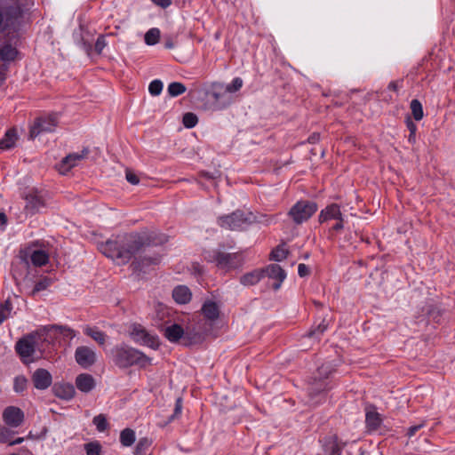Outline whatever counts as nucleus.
<instances>
[{
    "label": "nucleus",
    "instance_id": "f257e3e1",
    "mask_svg": "<svg viewBox=\"0 0 455 455\" xmlns=\"http://www.w3.org/2000/svg\"><path fill=\"white\" fill-rule=\"evenodd\" d=\"M111 353L115 363L121 368H127L133 364L142 367L151 364V358L127 346L116 347Z\"/></svg>",
    "mask_w": 455,
    "mask_h": 455
},
{
    "label": "nucleus",
    "instance_id": "f03ea898",
    "mask_svg": "<svg viewBox=\"0 0 455 455\" xmlns=\"http://www.w3.org/2000/svg\"><path fill=\"white\" fill-rule=\"evenodd\" d=\"M44 337L43 330H40L36 333L28 334L19 339L15 345V350L23 363H28L32 361L30 357L34 355L36 349L39 348V342L48 341V339H44Z\"/></svg>",
    "mask_w": 455,
    "mask_h": 455
},
{
    "label": "nucleus",
    "instance_id": "7ed1b4c3",
    "mask_svg": "<svg viewBox=\"0 0 455 455\" xmlns=\"http://www.w3.org/2000/svg\"><path fill=\"white\" fill-rule=\"evenodd\" d=\"M144 245L142 238L138 235H128L120 238L119 258H121V264H125L132 259L135 260Z\"/></svg>",
    "mask_w": 455,
    "mask_h": 455
},
{
    "label": "nucleus",
    "instance_id": "20e7f679",
    "mask_svg": "<svg viewBox=\"0 0 455 455\" xmlns=\"http://www.w3.org/2000/svg\"><path fill=\"white\" fill-rule=\"evenodd\" d=\"M335 370V365L327 362L323 363L318 369L316 372V376L314 377L313 381L310 383L309 387V395L313 398L314 396L320 395L323 392L328 384L324 381L331 372Z\"/></svg>",
    "mask_w": 455,
    "mask_h": 455
},
{
    "label": "nucleus",
    "instance_id": "39448f33",
    "mask_svg": "<svg viewBox=\"0 0 455 455\" xmlns=\"http://www.w3.org/2000/svg\"><path fill=\"white\" fill-rule=\"evenodd\" d=\"M317 211V204L310 201H299L289 211L288 215L296 224L307 221Z\"/></svg>",
    "mask_w": 455,
    "mask_h": 455
},
{
    "label": "nucleus",
    "instance_id": "423d86ee",
    "mask_svg": "<svg viewBox=\"0 0 455 455\" xmlns=\"http://www.w3.org/2000/svg\"><path fill=\"white\" fill-rule=\"evenodd\" d=\"M251 213L245 214L241 211H236L229 215L220 217L218 222L223 228L236 230L243 228L244 225L251 223Z\"/></svg>",
    "mask_w": 455,
    "mask_h": 455
},
{
    "label": "nucleus",
    "instance_id": "0eeeda50",
    "mask_svg": "<svg viewBox=\"0 0 455 455\" xmlns=\"http://www.w3.org/2000/svg\"><path fill=\"white\" fill-rule=\"evenodd\" d=\"M22 197L26 202L24 212L27 216H33L38 213L45 205L43 196L35 188L27 191Z\"/></svg>",
    "mask_w": 455,
    "mask_h": 455
},
{
    "label": "nucleus",
    "instance_id": "6e6552de",
    "mask_svg": "<svg viewBox=\"0 0 455 455\" xmlns=\"http://www.w3.org/2000/svg\"><path fill=\"white\" fill-rule=\"evenodd\" d=\"M57 124L58 119L54 115L39 117L30 128L29 138L33 140L42 132H51L54 131Z\"/></svg>",
    "mask_w": 455,
    "mask_h": 455
},
{
    "label": "nucleus",
    "instance_id": "1a4fd4ad",
    "mask_svg": "<svg viewBox=\"0 0 455 455\" xmlns=\"http://www.w3.org/2000/svg\"><path fill=\"white\" fill-rule=\"evenodd\" d=\"M76 362L86 369L93 365L97 361L96 352L90 347L80 346L76 347L75 352Z\"/></svg>",
    "mask_w": 455,
    "mask_h": 455
},
{
    "label": "nucleus",
    "instance_id": "9d476101",
    "mask_svg": "<svg viewBox=\"0 0 455 455\" xmlns=\"http://www.w3.org/2000/svg\"><path fill=\"white\" fill-rule=\"evenodd\" d=\"M213 260L219 268L226 271L237 267L241 263L237 254L222 251L216 252Z\"/></svg>",
    "mask_w": 455,
    "mask_h": 455
},
{
    "label": "nucleus",
    "instance_id": "9b49d317",
    "mask_svg": "<svg viewBox=\"0 0 455 455\" xmlns=\"http://www.w3.org/2000/svg\"><path fill=\"white\" fill-rule=\"evenodd\" d=\"M159 260V256H153L151 248L144 245L137 259L132 261V265L136 270H143L148 266L157 264Z\"/></svg>",
    "mask_w": 455,
    "mask_h": 455
},
{
    "label": "nucleus",
    "instance_id": "f8f14e48",
    "mask_svg": "<svg viewBox=\"0 0 455 455\" xmlns=\"http://www.w3.org/2000/svg\"><path fill=\"white\" fill-rule=\"evenodd\" d=\"M132 336L134 340L152 348H157L159 345L158 338L150 334L141 326H134L132 331Z\"/></svg>",
    "mask_w": 455,
    "mask_h": 455
},
{
    "label": "nucleus",
    "instance_id": "ddd939ff",
    "mask_svg": "<svg viewBox=\"0 0 455 455\" xmlns=\"http://www.w3.org/2000/svg\"><path fill=\"white\" fill-rule=\"evenodd\" d=\"M88 153V149L84 148L81 153L69 154L64 157L62 161L58 164V171L61 174H66L73 167L76 166L82 160H84L87 156Z\"/></svg>",
    "mask_w": 455,
    "mask_h": 455
},
{
    "label": "nucleus",
    "instance_id": "4468645a",
    "mask_svg": "<svg viewBox=\"0 0 455 455\" xmlns=\"http://www.w3.org/2000/svg\"><path fill=\"white\" fill-rule=\"evenodd\" d=\"M210 95L214 100L216 109L226 108L231 102V99L228 95V92L225 91L223 84H213Z\"/></svg>",
    "mask_w": 455,
    "mask_h": 455
},
{
    "label": "nucleus",
    "instance_id": "2eb2a0df",
    "mask_svg": "<svg viewBox=\"0 0 455 455\" xmlns=\"http://www.w3.org/2000/svg\"><path fill=\"white\" fill-rule=\"evenodd\" d=\"M261 271L263 272V276L266 275L275 280L272 284L274 290H278L286 277L284 270L277 264H271L265 269H261Z\"/></svg>",
    "mask_w": 455,
    "mask_h": 455
},
{
    "label": "nucleus",
    "instance_id": "dca6fc26",
    "mask_svg": "<svg viewBox=\"0 0 455 455\" xmlns=\"http://www.w3.org/2000/svg\"><path fill=\"white\" fill-rule=\"evenodd\" d=\"M3 419L6 425L12 427H17L23 422L24 413L18 407L9 406L5 408L3 412Z\"/></svg>",
    "mask_w": 455,
    "mask_h": 455
},
{
    "label": "nucleus",
    "instance_id": "f3484780",
    "mask_svg": "<svg viewBox=\"0 0 455 455\" xmlns=\"http://www.w3.org/2000/svg\"><path fill=\"white\" fill-rule=\"evenodd\" d=\"M43 334L45 335L44 339L48 340L57 339L59 335L69 339H73L76 336V332L72 329L62 325L46 326L43 329Z\"/></svg>",
    "mask_w": 455,
    "mask_h": 455
},
{
    "label": "nucleus",
    "instance_id": "a211bd4d",
    "mask_svg": "<svg viewBox=\"0 0 455 455\" xmlns=\"http://www.w3.org/2000/svg\"><path fill=\"white\" fill-rule=\"evenodd\" d=\"M100 251L108 258L116 259L121 264V258H119V252H121L120 239L119 240H108L99 245Z\"/></svg>",
    "mask_w": 455,
    "mask_h": 455
},
{
    "label": "nucleus",
    "instance_id": "6ab92c4d",
    "mask_svg": "<svg viewBox=\"0 0 455 455\" xmlns=\"http://www.w3.org/2000/svg\"><path fill=\"white\" fill-rule=\"evenodd\" d=\"M32 381L36 388L44 390L52 385V378L47 370L37 369L33 373Z\"/></svg>",
    "mask_w": 455,
    "mask_h": 455
},
{
    "label": "nucleus",
    "instance_id": "aec40b11",
    "mask_svg": "<svg viewBox=\"0 0 455 455\" xmlns=\"http://www.w3.org/2000/svg\"><path fill=\"white\" fill-rule=\"evenodd\" d=\"M53 394L61 399L70 400L76 394L75 387L70 383H56L52 387Z\"/></svg>",
    "mask_w": 455,
    "mask_h": 455
},
{
    "label": "nucleus",
    "instance_id": "412c9836",
    "mask_svg": "<svg viewBox=\"0 0 455 455\" xmlns=\"http://www.w3.org/2000/svg\"><path fill=\"white\" fill-rule=\"evenodd\" d=\"M76 386L83 393L91 392L96 386L95 379L88 373H81L76 378Z\"/></svg>",
    "mask_w": 455,
    "mask_h": 455
},
{
    "label": "nucleus",
    "instance_id": "4be33fe9",
    "mask_svg": "<svg viewBox=\"0 0 455 455\" xmlns=\"http://www.w3.org/2000/svg\"><path fill=\"white\" fill-rule=\"evenodd\" d=\"M184 329L178 323H173L169 326H166L163 331L164 337L170 341V342H179L183 340L184 336Z\"/></svg>",
    "mask_w": 455,
    "mask_h": 455
},
{
    "label": "nucleus",
    "instance_id": "5701e85b",
    "mask_svg": "<svg viewBox=\"0 0 455 455\" xmlns=\"http://www.w3.org/2000/svg\"><path fill=\"white\" fill-rule=\"evenodd\" d=\"M342 213L338 204H332L328 205L326 208L321 211L319 214V221L324 222L330 220L340 219Z\"/></svg>",
    "mask_w": 455,
    "mask_h": 455
},
{
    "label": "nucleus",
    "instance_id": "b1692460",
    "mask_svg": "<svg viewBox=\"0 0 455 455\" xmlns=\"http://www.w3.org/2000/svg\"><path fill=\"white\" fill-rule=\"evenodd\" d=\"M191 291L187 286L180 285L172 291L174 300L179 304H186L191 299Z\"/></svg>",
    "mask_w": 455,
    "mask_h": 455
},
{
    "label": "nucleus",
    "instance_id": "393cba45",
    "mask_svg": "<svg viewBox=\"0 0 455 455\" xmlns=\"http://www.w3.org/2000/svg\"><path fill=\"white\" fill-rule=\"evenodd\" d=\"M204 317L210 321L218 319L220 315V309L218 305L212 301H206L201 309Z\"/></svg>",
    "mask_w": 455,
    "mask_h": 455
},
{
    "label": "nucleus",
    "instance_id": "a878e982",
    "mask_svg": "<svg viewBox=\"0 0 455 455\" xmlns=\"http://www.w3.org/2000/svg\"><path fill=\"white\" fill-rule=\"evenodd\" d=\"M84 333L91 337L94 341H96L99 345L103 346L107 341V334L97 327L85 326L84 329Z\"/></svg>",
    "mask_w": 455,
    "mask_h": 455
},
{
    "label": "nucleus",
    "instance_id": "bb28decb",
    "mask_svg": "<svg viewBox=\"0 0 455 455\" xmlns=\"http://www.w3.org/2000/svg\"><path fill=\"white\" fill-rule=\"evenodd\" d=\"M262 277L263 272L257 269L242 275L240 283L245 286L254 285L259 283Z\"/></svg>",
    "mask_w": 455,
    "mask_h": 455
},
{
    "label": "nucleus",
    "instance_id": "cd10ccee",
    "mask_svg": "<svg viewBox=\"0 0 455 455\" xmlns=\"http://www.w3.org/2000/svg\"><path fill=\"white\" fill-rule=\"evenodd\" d=\"M30 260L36 267H42L48 263L49 255L43 250H35L30 255Z\"/></svg>",
    "mask_w": 455,
    "mask_h": 455
},
{
    "label": "nucleus",
    "instance_id": "c85d7f7f",
    "mask_svg": "<svg viewBox=\"0 0 455 455\" xmlns=\"http://www.w3.org/2000/svg\"><path fill=\"white\" fill-rule=\"evenodd\" d=\"M17 138V133L14 129L7 131L4 137L0 140V148H12L16 143Z\"/></svg>",
    "mask_w": 455,
    "mask_h": 455
},
{
    "label": "nucleus",
    "instance_id": "c756f323",
    "mask_svg": "<svg viewBox=\"0 0 455 455\" xmlns=\"http://www.w3.org/2000/svg\"><path fill=\"white\" fill-rule=\"evenodd\" d=\"M203 340V336L196 331H190L189 329H187L184 331V336L182 344L184 346H191L194 344L200 343Z\"/></svg>",
    "mask_w": 455,
    "mask_h": 455
},
{
    "label": "nucleus",
    "instance_id": "7c9ffc66",
    "mask_svg": "<svg viewBox=\"0 0 455 455\" xmlns=\"http://www.w3.org/2000/svg\"><path fill=\"white\" fill-rule=\"evenodd\" d=\"M120 442L123 446H132L135 442V432L131 428L124 429L120 434Z\"/></svg>",
    "mask_w": 455,
    "mask_h": 455
},
{
    "label": "nucleus",
    "instance_id": "2f4dec72",
    "mask_svg": "<svg viewBox=\"0 0 455 455\" xmlns=\"http://www.w3.org/2000/svg\"><path fill=\"white\" fill-rule=\"evenodd\" d=\"M17 56V50L10 44H5L0 49V58L4 61L13 60Z\"/></svg>",
    "mask_w": 455,
    "mask_h": 455
},
{
    "label": "nucleus",
    "instance_id": "473e14b6",
    "mask_svg": "<svg viewBox=\"0 0 455 455\" xmlns=\"http://www.w3.org/2000/svg\"><path fill=\"white\" fill-rule=\"evenodd\" d=\"M381 423L380 416L375 411L366 412V425L371 429H376Z\"/></svg>",
    "mask_w": 455,
    "mask_h": 455
},
{
    "label": "nucleus",
    "instance_id": "72a5a7b5",
    "mask_svg": "<svg viewBox=\"0 0 455 455\" xmlns=\"http://www.w3.org/2000/svg\"><path fill=\"white\" fill-rule=\"evenodd\" d=\"M12 310V304L11 299L8 298L0 305V324L9 318Z\"/></svg>",
    "mask_w": 455,
    "mask_h": 455
},
{
    "label": "nucleus",
    "instance_id": "f704fd0d",
    "mask_svg": "<svg viewBox=\"0 0 455 455\" xmlns=\"http://www.w3.org/2000/svg\"><path fill=\"white\" fill-rule=\"evenodd\" d=\"M329 326V321H327L325 318L322 320V322L317 325L316 328L311 330L307 336L309 338H316L319 339V336L322 335L328 328Z\"/></svg>",
    "mask_w": 455,
    "mask_h": 455
},
{
    "label": "nucleus",
    "instance_id": "c9c22d12",
    "mask_svg": "<svg viewBox=\"0 0 455 455\" xmlns=\"http://www.w3.org/2000/svg\"><path fill=\"white\" fill-rule=\"evenodd\" d=\"M152 443V441L148 437L140 438L136 445L135 455H146V451L148 450Z\"/></svg>",
    "mask_w": 455,
    "mask_h": 455
},
{
    "label": "nucleus",
    "instance_id": "e433bc0d",
    "mask_svg": "<svg viewBox=\"0 0 455 455\" xmlns=\"http://www.w3.org/2000/svg\"><path fill=\"white\" fill-rule=\"evenodd\" d=\"M411 110L416 121H419L423 118L422 105L418 100H412L411 101Z\"/></svg>",
    "mask_w": 455,
    "mask_h": 455
},
{
    "label": "nucleus",
    "instance_id": "4c0bfd02",
    "mask_svg": "<svg viewBox=\"0 0 455 455\" xmlns=\"http://www.w3.org/2000/svg\"><path fill=\"white\" fill-rule=\"evenodd\" d=\"M186 92V86L179 82L171 83L168 86V92L172 97L179 96Z\"/></svg>",
    "mask_w": 455,
    "mask_h": 455
},
{
    "label": "nucleus",
    "instance_id": "58836bf2",
    "mask_svg": "<svg viewBox=\"0 0 455 455\" xmlns=\"http://www.w3.org/2000/svg\"><path fill=\"white\" fill-rule=\"evenodd\" d=\"M160 37V31L158 28H151L145 35V42L148 45L156 44Z\"/></svg>",
    "mask_w": 455,
    "mask_h": 455
},
{
    "label": "nucleus",
    "instance_id": "ea45409f",
    "mask_svg": "<svg viewBox=\"0 0 455 455\" xmlns=\"http://www.w3.org/2000/svg\"><path fill=\"white\" fill-rule=\"evenodd\" d=\"M52 283V279L49 277H43L40 279L36 284L31 291V295H36L37 292L41 291L46 290Z\"/></svg>",
    "mask_w": 455,
    "mask_h": 455
},
{
    "label": "nucleus",
    "instance_id": "a19ab883",
    "mask_svg": "<svg viewBox=\"0 0 455 455\" xmlns=\"http://www.w3.org/2000/svg\"><path fill=\"white\" fill-rule=\"evenodd\" d=\"M87 455H101V445L98 442H91L84 444Z\"/></svg>",
    "mask_w": 455,
    "mask_h": 455
},
{
    "label": "nucleus",
    "instance_id": "79ce46f5",
    "mask_svg": "<svg viewBox=\"0 0 455 455\" xmlns=\"http://www.w3.org/2000/svg\"><path fill=\"white\" fill-rule=\"evenodd\" d=\"M287 250L283 245H279L272 251L271 259L275 261H281L287 257Z\"/></svg>",
    "mask_w": 455,
    "mask_h": 455
},
{
    "label": "nucleus",
    "instance_id": "37998d69",
    "mask_svg": "<svg viewBox=\"0 0 455 455\" xmlns=\"http://www.w3.org/2000/svg\"><path fill=\"white\" fill-rule=\"evenodd\" d=\"M243 86V80L240 77H235L232 83L224 85V89L228 93H234L239 91Z\"/></svg>",
    "mask_w": 455,
    "mask_h": 455
},
{
    "label": "nucleus",
    "instance_id": "c03bdc74",
    "mask_svg": "<svg viewBox=\"0 0 455 455\" xmlns=\"http://www.w3.org/2000/svg\"><path fill=\"white\" fill-rule=\"evenodd\" d=\"M93 424L96 426L97 430L100 432L105 431L108 427L107 419L103 414L95 416L93 418Z\"/></svg>",
    "mask_w": 455,
    "mask_h": 455
},
{
    "label": "nucleus",
    "instance_id": "a18cd8bd",
    "mask_svg": "<svg viewBox=\"0 0 455 455\" xmlns=\"http://www.w3.org/2000/svg\"><path fill=\"white\" fill-rule=\"evenodd\" d=\"M183 124L186 128H193L198 122L197 116L194 113H186L183 116Z\"/></svg>",
    "mask_w": 455,
    "mask_h": 455
},
{
    "label": "nucleus",
    "instance_id": "49530a36",
    "mask_svg": "<svg viewBox=\"0 0 455 455\" xmlns=\"http://www.w3.org/2000/svg\"><path fill=\"white\" fill-rule=\"evenodd\" d=\"M28 380L24 376H17L14 379L13 388L17 393L23 392L27 387Z\"/></svg>",
    "mask_w": 455,
    "mask_h": 455
},
{
    "label": "nucleus",
    "instance_id": "de8ad7c7",
    "mask_svg": "<svg viewBox=\"0 0 455 455\" xmlns=\"http://www.w3.org/2000/svg\"><path fill=\"white\" fill-rule=\"evenodd\" d=\"M163 90V83L160 80H154L149 84L148 91L151 95L157 96Z\"/></svg>",
    "mask_w": 455,
    "mask_h": 455
},
{
    "label": "nucleus",
    "instance_id": "09e8293b",
    "mask_svg": "<svg viewBox=\"0 0 455 455\" xmlns=\"http://www.w3.org/2000/svg\"><path fill=\"white\" fill-rule=\"evenodd\" d=\"M106 45L107 43L105 37L103 36H99L95 43V51L97 52V53L100 54Z\"/></svg>",
    "mask_w": 455,
    "mask_h": 455
},
{
    "label": "nucleus",
    "instance_id": "8fccbe9b",
    "mask_svg": "<svg viewBox=\"0 0 455 455\" xmlns=\"http://www.w3.org/2000/svg\"><path fill=\"white\" fill-rule=\"evenodd\" d=\"M125 177L127 181L132 185H137L140 182L139 177L130 170L126 171Z\"/></svg>",
    "mask_w": 455,
    "mask_h": 455
},
{
    "label": "nucleus",
    "instance_id": "3c124183",
    "mask_svg": "<svg viewBox=\"0 0 455 455\" xmlns=\"http://www.w3.org/2000/svg\"><path fill=\"white\" fill-rule=\"evenodd\" d=\"M12 431L7 427H0V443H5L9 440Z\"/></svg>",
    "mask_w": 455,
    "mask_h": 455
},
{
    "label": "nucleus",
    "instance_id": "603ef678",
    "mask_svg": "<svg viewBox=\"0 0 455 455\" xmlns=\"http://www.w3.org/2000/svg\"><path fill=\"white\" fill-rule=\"evenodd\" d=\"M425 424H426V421L423 420L421 423L409 427L408 431H407V435L409 437L413 436L416 434L417 431H419V429H421L425 426Z\"/></svg>",
    "mask_w": 455,
    "mask_h": 455
},
{
    "label": "nucleus",
    "instance_id": "864d4df0",
    "mask_svg": "<svg viewBox=\"0 0 455 455\" xmlns=\"http://www.w3.org/2000/svg\"><path fill=\"white\" fill-rule=\"evenodd\" d=\"M407 127H408V129L410 130V132H411L409 140H411V139L415 138V132H416V130H417V126L410 118H408V120H407Z\"/></svg>",
    "mask_w": 455,
    "mask_h": 455
},
{
    "label": "nucleus",
    "instance_id": "5fc2aeb1",
    "mask_svg": "<svg viewBox=\"0 0 455 455\" xmlns=\"http://www.w3.org/2000/svg\"><path fill=\"white\" fill-rule=\"evenodd\" d=\"M298 273L299 276L304 277L309 274V268L305 264H299L298 267Z\"/></svg>",
    "mask_w": 455,
    "mask_h": 455
},
{
    "label": "nucleus",
    "instance_id": "6e6d98bb",
    "mask_svg": "<svg viewBox=\"0 0 455 455\" xmlns=\"http://www.w3.org/2000/svg\"><path fill=\"white\" fill-rule=\"evenodd\" d=\"M10 26L9 18H4L3 12L0 11V28H5Z\"/></svg>",
    "mask_w": 455,
    "mask_h": 455
},
{
    "label": "nucleus",
    "instance_id": "4d7b16f0",
    "mask_svg": "<svg viewBox=\"0 0 455 455\" xmlns=\"http://www.w3.org/2000/svg\"><path fill=\"white\" fill-rule=\"evenodd\" d=\"M154 4L163 8H166L171 5V0H151Z\"/></svg>",
    "mask_w": 455,
    "mask_h": 455
},
{
    "label": "nucleus",
    "instance_id": "13d9d810",
    "mask_svg": "<svg viewBox=\"0 0 455 455\" xmlns=\"http://www.w3.org/2000/svg\"><path fill=\"white\" fill-rule=\"evenodd\" d=\"M338 222L332 227V230L339 231L343 228V217L337 219Z\"/></svg>",
    "mask_w": 455,
    "mask_h": 455
},
{
    "label": "nucleus",
    "instance_id": "bf43d9fd",
    "mask_svg": "<svg viewBox=\"0 0 455 455\" xmlns=\"http://www.w3.org/2000/svg\"><path fill=\"white\" fill-rule=\"evenodd\" d=\"M181 408H182L181 399L179 398V399H177L176 404H175V415L180 414L181 412Z\"/></svg>",
    "mask_w": 455,
    "mask_h": 455
},
{
    "label": "nucleus",
    "instance_id": "052dcab7",
    "mask_svg": "<svg viewBox=\"0 0 455 455\" xmlns=\"http://www.w3.org/2000/svg\"><path fill=\"white\" fill-rule=\"evenodd\" d=\"M398 83L396 81H393L389 83L388 89L396 92L398 90Z\"/></svg>",
    "mask_w": 455,
    "mask_h": 455
},
{
    "label": "nucleus",
    "instance_id": "680f3d73",
    "mask_svg": "<svg viewBox=\"0 0 455 455\" xmlns=\"http://www.w3.org/2000/svg\"><path fill=\"white\" fill-rule=\"evenodd\" d=\"M7 222V217L4 212H0V224L4 225Z\"/></svg>",
    "mask_w": 455,
    "mask_h": 455
},
{
    "label": "nucleus",
    "instance_id": "e2e57ef3",
    "mask_svg": "<svg viewBox=\"0 0 455 455\" xmlns=\"http://www.w3.org/2000/svg\"><path fill=\"white\" fill-rule=\"evenodd\" d=\"M23 441H24V438H23V437H19V438L15 439L14 441L11 442V443H9V445L12 446V445H15V444H20V443H21Z\"/></svg>",
    "mask_w": 455,
    "mask_h": 455
},
{
    "label": "nucleus",
    "instance_id": "0e129e2a",
    "mask_svg": "<svg viewBox=\"0 0 455 455\" xmlns=\"http://www.w3.org/2000/svg\"><path fill=\"white\" fill-rule=\"evenodd\" d=\"M165 47L167 49H172L174 47L173 42L170 39L165 42Z\"/></svg>",
    "mask_w": 455,
    "mask_h": 455
},
{
    "label": "nucleus",
    "instance_id": "69168bd1",
    "mask_svg": "<svg viewBox=\"0 0 455 455\" xmlns=\"http://www.w3.org/2000/svg\"><path fill=\"white\" fill-rule=\"evenodd\" d=\"M317 140H318V136H316V135H315V134H314V135H312L311 137H309L308 141H309V142H311V143H314V142H315Z\"/></svg>",
    "mask_w": 455,
    "mask_h": 455
},
{
    "label": "nucleus",
    "instance_id": "338daca9",
    "mask_svg": "<svg viewBox=\"0 0 455 455\" xmlns=\"http://www.w3.org/2000/svg\"><path fill=\"white\" fill-rule=\"evenodd\" d=\"M361 455H363V454H361Z\"/></svg>",
    "mask_w": 455,
    "mask_h": 455
}]
</instances>
